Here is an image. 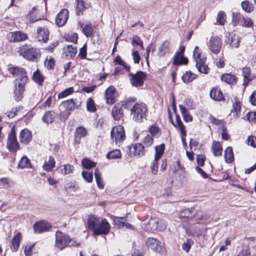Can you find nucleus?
<instances>
[{
	"label": "nucleus",
	"mask_w": 256,
	"mask_h": 256,
	"mask_svg": "<svg viewBox=\"0 0 256 256\" xmlns=\"http://www.w3.org/2000/svg\"><path fill=\"white\" fill-rule=\"evenodd\" d=\"M79 244V242L71 238L66 234L60 230L56 232L54 246L58 250H62L68 246H78Z\"/></svg>",
	"instance_id": "nucleus-1"
},
{
	"label": "nucleus",
	"mask_w": 256,
	"mask_h": 256,
	"mask_svg": "<svg viewBox=\"0 0 256 256\" xmlns=\"http://www.w3.org/2000/svg\"><path fill=\"white\" fill-rule=\"evenodd\" d=\"M18 54L24 58L30 61L35 62L40 56V51L35 48H30L26 44L19 47L18 50Z\"/></svg>",
	"instance_id": "nucleus-2"
},
{
	"label": "nucleus",
	"mask_w": 256,
	"mask_h": 256,
	"mask_svg": "<svg viewBox=\"0 0 256 256\" xmlns=\"http://www.w3.org/2000/svg\"><path fill=\"white\" fill-rule=\"evenodd\" d=\"M148 108L142 102L136 103L131 108V116L132 120L136 122H142L146 120Z\"/></svg>",
	"instance_id": "nucleus-3"
},
{
	"label": "nucleus",
	"mask_w": 256,
	"mask_h": 256,
	"mask_svg": "<svg viewBox=\"0 0 256 256\" xmlns=\"http://www.w3.org/2000/svg\"><path fill=\"white\" fill-rule=\"evenodd\" d=\"M194 58L196 62V66L200 73L208 74V67L205 64L206 57L202 54L198 47L196 46L194 51Z\"/></svg>",
	"instance_id": "nucleus-4"
},
{
	"label": "nucleus",
	"mask_w": 256,
	"mask_h": 256,
	"mask_svg": "<svg viewBox=\"0 0 256 256\" xmlns=\"http://www.w3.org/2000/svg\"><path fill=\"white\" fill-rule=\"evenodd\" d=\"M28 80L27 76H22L21 78H16L14 82V94L16 100H20L22 97V94L24 91V86Z\"/></svg>",
	"instance_id": "nucleus-5"
},
{
	"label": "nucleus",
	"mask_w": 256,
	"mask_h": 256,
	"mask_svg": "<svg viewBox=\"0 0 256 256\" xmlns=\"http://www.w3.org/2000/svg\"><path fill=\"white\" fill-rule=\"evenodd\" d=\"M6 148L11 152H16L20 148V144L17 140L14 128L12 127L8 134Z\"/></svg>",
	"instance_id": "nucleus-6"
},
{
	"label": "nucleus",
	"mask_w": 256,
	"mask_h": 256,
	"mask_svg": "<svg viewBox=\"0 0 256 256\" xmlns=\"http://www.w3.org/2000/svg\"><path fill=\"white\" fill-rule=\"evenodd\" d=\"M110 136L116 144H121L126 138L124 128L120 125L114 127L111 130Z\"/></svg>",
	"instance_id": "nucleus-7"
},
{
	"label": "nucleus",
	"mask_w": 256,
	"mask_h": 256,
	"mask_svg": "<svg viewBox=\"0 0 256 256\" xmlns=\"http://www.w3.org/2000/svg\"><path fill=\"white\" fill-rule=\"evenodd\" d=\"M207 44L210 52L214 54H217L220 51L222 40L218 36H212L210 38Z\"/></svg>",
	"instance_id": "nucleus-8"
},
{
	"label": "nucleus",
	"mask_w": 256,
	"mask_h": 256,
	"mask_svg": "<svg viewBox=\"0 0 256 256\" xmlns=\"http://www.w3.org/2000/svg\"><path fill=\"white\" fill-rule=\"evenodd\" d=\"M146 74L142 71H138L136 74H130L129 76L132 85L135 87L141 86L144 84Z\"/></svg>",
	"instance_id": "nucleus-9"
},
{
	"label": "nucleus",
	"mask_w": 256,
	"mask_h": 256,
	"mask_svg": "<svg viewBox=\"0 0 256 256\" xmlns=\"http://www.w3.org/2000/svg\"><path fill=\"white\" fill-rule=\"evenodd\" d=\"M130 100H128L124 104H117L112 109V115L116 120H119L124 116L122 106L128 108L130 106Z\"/></svg>",
	"instance_id": "nucleus-10"
},
{
	"label": "nucleus",
	"mask_w": 256,
	"mask_h": 256,
	"mask_svg": "<svg viewBox=\"0 0 256 256\" xmlns=\"http://www.w3.org/2000/svg\"><path fill=\"white\" fill-rule=\"evenodd\" d=\"M146 244L148 248H151L156 252L162 253L164 252L162 243L154 238H148L146 240Z\"/></svg>",
	"instance_id": "nucleus-11"
},
{
	"label": "nucleus",
	"mask_w": 256,
	"mask_h": 256,
	"mask_svg": "<svg viewBox=\"0 0 256 256\" xmlns=\"http://www.w3.org/2000/svg\"><path fill=\"white\" fill-rule=\"evenodd\" d=\"M110 224L106 218L102 220L96 229L94 234L95 235H106L110 231Z\"/></svg>",
	"instance_id": "nucleus-12"
},
{
	"label": "nucleus",
	"mask_w": 256,
	"mask_h": 256,
	"mask_svg": "<svg viewBox=\"0 0 256 256\" xmlns=\"http://www.w3.org/2000/svg\"><path fill=\"white\" fill-rule=\"evenodd\" d=\"M28 38L27 34L21 31L10 32L7 34V39L10 42H19Z\"/></svg>",
	"instance_id": "nucleus-13"
},
{
	"label": "nucleus",
	"mask_w": 256,
	"mask_h": 256,
	"mask_svg": "<svg viewBox=\"0 0 256 256\" xmlns=\"http://www.w3.org/2000/svg\"><path fill=\"white\" fill-rule=\"evenodd\" d=\"M52 228V225L46 221H40L36 222L33 228L34 233L40 234L49 231Z\"/></svg>",
	"instance_id": "nucleus-14"
},
{
	"label": "nucleus",
	"mask_w": 256,
	"mask_h": 256,
	"mask_svg": "<svg viewBox=\"0 0 256 256\" xmlns=\"http://www.w3.org/2000/svg\"><path fill=\"white\" fill-rule=\"evenodd\" d=\"M128 149L130 154L135 156L140 157L144 154V147L140 143L132 144Z\"/></svg>",
	"instance_id": "nucleus-15"
},
{
	"label": "nucleus",
	"mask_w": 256,
	"mask_h": 256,
	"mask_svg": "<svg viewBox=\"0 0 256 256\" xmlns=\"http://www.w3.org/2000/svg\"><path fill=\"white\" fill-rule=\"evenodd\" d=\"M116 96V88L113 86H110L105 91L104 98L108 104L114 103Z\"/></svg>",
	"instance_id": "nucleus-16"
},
{
	"label": "nucleus",
	"mask_w": 256,
	"mask_h": 256,
	"mask_svg": "<svg viewBox=\"0 0 256 256\" xmlns=\"http://www.w3.org/2000/svg\"><path fill=\"white\" fill-rule=\"evenodd\" d=\"M50 32L48 28L45 26H38L36 30V38L39 42H42L44 43L48 42Z\"/></svg>",
	"instance_id": "nucleus-17"
},
{
	"label": "nucleus",
	"mask_w": 256,
	"mask_h": 256,
	"mask_svg": "<svg viewBox=\"0 0 256 256\" xmlns=\"http://www.w3.org/2000/svg\"><path fill=\"white\" fill-rule=\"evenodd\" d=\"M68 10L67 9H62L58 14L56 18V23L58 26H64L68 19Z\"/></svg>",
	"instance_id": "nucleus-18"
},
{
	"label": "nucleus",
	"mask_w": 256,
	"mask_h": 256,
	"mask_svg": "<svg viewBox=\"0 0 256 256\" xmlns=\"http://www.w3.org/2000/svg\"><path fill=\"white\" fill-rule=\"evenodd\" d=\"M185 50L184 46H180L179 50L176 54L174 56V64L179 65L182 64H186L188 62L187 58L184 56V54Z\"/></svg>",
	"instance_id": "nucleus-19"
},
{
	"label": "nucleus",
	"mask_w": 256,
	"mask_h": 256,
	"mask_svg": "<svg viewBox=\"0 0 256 256\" xmlns=\"http://www.w3.org/2000/svg\"><path fill=\"white\" fill-rule=\"evenodd\" d=\"M149 224L152 226L150 228L151 230L162 231L166 227V222L162 220L152 219L150 221Z\"/></svg>",
	"instance_id": "nucleus-20"
},
{
	"label": "nucleus",
	"mask_w": 256,
	"mask_h": 256,
	"mask_svg": "<svg viewBox=\"0 0 256 256\" xmlns=\"http://www.w3.org/2000/svg\"><path fill=\"white\" fill-rule=\"evenodd\" d=\"M75 7L76 14L81 16L83 14V12L87 8L90 7V3L84 0H76Z\"/></svg>",
	"instance_id": "nucleus-21"
},
{
	"label": "nucleus",
	"mask_w": 256,
	"mask_h": 256,
	"mask_svg": "<svg viewBox=\"0 0 256 256\" xmlns=\"http://www.w3.org/2000/svg\"><path fill=\"white\" fill-rule=\"evenodd\" d=\"M8 70L12 74V76L16 78L26 76V70L20 67L10 66L8 67Z\"/></svg>",
	"instance_id": "nucleus-22"
},
{
	"label": "nucleus",
	"mask_w": 256,
	"mask_h": 256,
	"mask_svg": "<svg viewBox=\"0 0 256 256\" xmlns=\"http://www.w3.org/2000/svg\"><path fill=\"white\" fill-rule=\"evenodd\" d=\"M30 22L32 23L44 19V16L40 14V10L34 7L28 15Z\"/></svg>",
	"instance_id": "nucleus-23"
},
{
	"label": "nucleus",
	"mask_w": 256,
	"mask_h": 256,
	"mask_svg": "<svg viewBox=\"0 0 256 256\" xmlns=\"http://www.w3.org/2000/svg\"><path fill=\"white\" fill-rule=\"evenodd\" d=\"M78 24L82 29V31L86 37H90L94 31V28L92 24L90 22L82 23L79 22Z\"/></svg>",
	"instance_id": "nucleus-24"
},
{
	"label": "nucleus",
	"mask_w": 256,
	"mask_h": 256,
	"mask_svg": "<svg viewBox=\"0 0 256 256\" xmlns=\"http://www.w3.org/2000/svg\"><path fill=\"white\" fill-rule=\"evenodd\" d=\"M170 42L168 40L163 42L159 46L158 54L160 56H164L170 52Z\"/></svg>",
	"instance_id": "nucleus-25"
},
{
	"label": "nucleus",
	"mask_w": 256,
	"mask_h": 256,
	"mask_svg": "<svg viewBox=\"0 0 256 256\" xmlns=\"http://www.w3.org/2000/svg\"><path fill=\"white\" fill-rule=\"evenodd\" d=\"M32 138V133L28 130L25 128L20 132V140L21 143L28 144L31 140Z\"/></svg>",
	"instance_id": "nucleus-26"
},
{
	"label": "nucleus",
	"mask_w": 256,
	"mask_h": 256,
	"mask_svg": "<svg viewBox=\"0 0 256 256\" xmlns=\"http://www.w3.org/2000/svg\"><path fill=\"white\" fill-rule=\"evenodd\" d=\"M228 44L232 47L238 48L240 46V40L238 36L234 33H229L228 36Z\"/></svg>",
	"instance_id": "nucleus-27"
},
{
	"label": "nucleus",
	"mask_w": 256,
	"mask_h": 256,
	"mask_svg": "<svg viewBox=\"0 0 256 256\" xmlns=\"http://www.w3.org/2000/svg\"><path fill=\"white\" fill-rule=\"evenodd\" d=\"M211 150L215 156H220L222 154V148L219 142L213 141L211 146Z\"/></svg>",
	"instance_id": "nucleus-28"
},
{
	"label": "nucleus",
	"mask_w": 256,
	"mask_h": 256,
	"mask_svg": "<svg viewBox=\"0 0 256 256\" xmlns=\"http://www.w3.org/2000/svg\"><path fill=\"white\" fill-rule=\"evenodd\" d=\"M100 220V219L94 215L89 216L88 218V226L90 229L94 232L98 227Z\"/></svg>",
	"instance_id": "nucleus-29"
},
{
	"label": "nucleus",
	"mask_w": 256,
	"mask_h": 256,
	"mask_svg": "<svg viewBox=\"0 0 256 256\" xmlns=\"http://www.w3.org/2000/svg\"><path fill=\"white\" fill-rule=\"evenodd\" d=\"M210 98L215 100H221L224 98L222 92L220 88L214 87L211 89L210 94Z\"/></svg>",
	"instance_id": "nucleus-30"
},
{
	"label": "nucleus",
	"mask_w": 256,
	"mask_h": 256,
	"mask_svg": "<svg viewBox=\"0 0 256 256\" xmlns=\"http://www.w3.org/2000/svg\"><path fill=\"white\" fill-rule=\"evenodd\" d=\"M22 236L20 232H18L12 239V244L10 246L12 252L18 250L22 240Z\"/></svg>",
	"instance_id": "nucleus-31"
},
{
	"label": "nucleus",
	"mask_w": 256,
	"mask_h": 256,
	"mask_svg": "<svg viewBox=\"0 0 256 256\" xmlns=\"http://www.w3.org/2000/svg\"><path fill=\"white\" fill-rule=\"evenodd\" d=\"M234 102L232 104V108L231 110V112L232 114L234 116H238V114L240 112L241 108V102L237 98H234Z\"/></svg>",
	"instance_id": "nucleus-32"
},
{
	"label": "nucleus",
	"mask_w": 256,
	"mask_h": 256,
	"mask_svg": "<svg viewBox=\"0 0 256 256\" xmlns=\"http://www.w3.org/2000/svg\"><path fill=\"white\" fill-rule=\"evenodd\" d=\"M74 170V166L69 164H63L58 166L56 170L59 174L66 175L70 174Z\"/></svg>",
	"instance_id": "nucleus-33"
},
{
	"label": "nucleus",
	"mask_w": 256,
	"mask_h": 256,
	"mask_svg": "<svg viewBox=\"0 0 256 256\" xmlns=\"http://www.w3.org/2000/svg\"><path fill=\"white\" fill-rule=\"evenodd\" d=\"M56 118L55 112L52 110L48 111L42 117L43 122L46 124H52Z\"/></svg>",
	"instance_id": "nucleus-34"
},
{
	"label": "nucleus",
	"mask_w": 256,
	"mask_h": 256,
	"mask_svg": "<svg viewBox=\"0 0 256 256\" xmlns=\"http://www.w3.org/2000/svg\"><path fill=\"white\" fill-rule=\"evenodd\" d=\"M198 226H199L200 225L191 226L190 228H188L186 226H184V228L186 230V232L188 236H193L196 234H200V232Z\"/></svg>",
	"instance_id": "nucleus-35"
},
{
	"label": "nucleus",
	"mask_w": 256,
	"mask_h": 256,
	"mask_svg": "<svg viewBox=\"0 0 256 256\" xmlns=\"http://www.w3.org/2000/svg\"><path fill=\"white\" fill-rule=\"evenodd\" d=\"M179 107L184 121L186 122H192V116L190 114L187 108L182 104H180Z\"/></svg>",
	"instance_id": "nucleus-36"
},
{
	"label": "nucleus",
	"mask_w": 256,
	"mask_h": 256,
	"mask_svg": "<svg viewBox=\"0 0 256 256\" xmlns=\"http://www.w3.org/2000/svg\"><path fill=\"white\" fill-rule=\"evenodd\" d=\"M64 188L67 192L72 194H73L78 189V184L76 182H68Z\"/></svg>",
	"instance_id": "nucleus-37"
},
{
	"label": "nucleus",
	"mask_w": 256,
	"mask_h": 256,
	"mask_svg": "<svg viewBox=\"0 0 256 256\" xmlns=\"http://www.w3.org/2000/svg\"><path fill=\"white\" fill-rule=\"evenodd\" d=\"M61 106L64 109L71 112L72 110L76 108V104L74 99H70L64 101L61 104Z\"/></svg>",
	"instance_id": "nucleus-38"
},
{
	"label": "nucleus",
	"mask_w": 256,
	"mask_h": 256,
	"mask_svg": "<svg viewBox=\"0 0 256 256\" xmlns=\"http://www.w3.org/2000/svg\"><path fill=\"white\" fill-rule=\"evenodd\" d=\"M242 72L244 77L243 84L245 86H246L248 82L252 80V78H250V68L248 67H244L242 68Z\"/></svg>",
	"instance_id": "nucleus-39"
},
{
	"label": "nucleus",
	"mask_w": 256,
	"mask_h": 256,
	"mask_svg": "<svg viewBox=\"0 0 256 256\" xmlns=\"http://www.w3.org/2000/svg\"><path fill=\"white\" fill-rule=\"evenodd\" d=\"M18 168H32V165L30 160L26 156H24L18 162Z\"/></svg>",
	"instance_id": "nucleus-40"
},
{
	"label": "nucleus",
	"mask_w": 256,
	"mask_h": 256,
	"mask_svg": "<svg viewBox=\"0 0 256 256\" xmlns=\"http://www.w3.org/2000/svg\"><path fill=\"white\" fill-rule=\"evenodd\" d=\"M55 160L53 156H50L48 161L42 166L43 168L47 172H50L55 166Z\"/></svg>",
	"instance_id": "nucleus-41"
},
{
	"label": "nucleus",
	"mask_w": 256,
	"mask_h": 256,
	"mask_svg": "<svg viewBox=\"0 0 256 256\" xmlns=\"http://www.w3.org/2000/svg\"><path fill=\"white\" fill-rule=\"evenodd\" d=\"M225 161L227 163H231L234 160V156L232 148L230 146L228 147L224 150Z\"/></svg>",
	"instance_id": "nucleus-42"
},
{
	"label": "nucleus",
	"mask_w": 256,
	"mask_h": 256,
	"mask_svg": "<svg viewBox=\"0 0 256 256\" xmlns=\"http://www.w3.org/2000/svg\"><path fill=\"white\" fill-rule=\"evenodd\" d=\"M196 77V75L190 71L186 72L182 77L183 82L185 83H189L193 81Z\"/></svg>",
	"instance_id": "nucleus-43"
},
{
	"label": "nucleus",
	"mask_w": 256,
	"mask_h": 256,
	"mask_svg": "<svg viewBox=\"0 0 256 256\" xmlns=\"http://www.w3.org/2000/svg\"><path fill=\"white\" fill-rule=\"evenodd\" d=\"M221 80L229 84L236 83V76L230 74H224L221 76Z\"/></svg>",
	"instance_id": "nucleus-44"
},
{
	"label": "nucleus",
	"mask_w": 256,
	"mask_h": 256,
	"mask_svg": "<svg viewBox=\"0 0 256 256\" xmlns=\"http://www.w3.org/2000/svg\"><path fill=\"white\" fill-rule=\"evenodd\" d=\"M164 149L165 146L163 144H160V146H155V162L158 161L159 159L160 158L164 152Z\"/></svg>",
	"instance_id": "nucleus-45"
},
{
	"label": "nucleus",
	"mask_w": 256,
	"mask_h": 256,
	"mask_svg": "<svg viewBox=\"0 0 256 256\" xmlns=\"http://www.w3.org/2000/svg\"><path fill=\"white\" fill-rule=\"evenodd\" d=\"M110 217L113 220L114 224L118 228H122L124 226L125 222L120 220H126V217H116L114 216L110 215Z\"/></svg>",
	"instance_id": "nucleus-46"
},
{
	"label": "nucleus",
	"mask_w": 256,
	"mask_h": 256,
	"mask_svg": "<svg viewBox=\"0 0 256 256\" xmlns=\"http://www.w3.org/2000/svg\"><path fill=\"white\" fill-rule=\"evenodd\" d=\"M14 182L8 178H4L0 179V186L4 188H8L12 186Z\"/></svg>",
	"instance_id": "nucleus-47"
},
{
	"label": "nucleus",
	"mask_w": 256,
	"mask_h": 256,
	"mask_svg": "<svg viewBox=\"0 0 256 256\" xmlns=\"http://www.w3.org/2000/svg\"><path fill=\"white\" fill-rule=\"evenodd\" d=\"M94 176L98 186L100 188L102 189L104 188V184L102 182L100 172L98 168L95 170Z\"/></svg>",
	"instance_id": "nucleus-48"
},
{
	"label": "nucleus",
	"mask_w": 256,
	"mask_h": 256,
	"mask_svg": "<svg viewBox=\"0 0 256 256\" xmlns=\"http://www.w3.org/2000/svg\"><path fill=\"white\" fill-rule=\"evenodd\" d=\"M74 92V88L73 87H70L64 90H62V92L58 94V98L59 99L64 98L72 94H73Z\"/></svg>",
	"instance_id": "nucleus-49"
},
{
	"label": "nucleus",
	"mask_w": 256,
	"mask_h": 256,
	"mask_svg": "<svg viewBox=\"0 0 256 256\" xmlns=\"http://www.w3.org/2000/svg\"><path fill=\"white\" fill-rule=\"evenodd\" d=\"M33 80L40 85H41L44 82V77L42 75L39 70L34 72L32 76Z\"/></svg>",
	"instance_id": "nucleus-50"
},
{
	"label": "nucleus",
	"mask_w": 256,
	"mask_h": 256,
	"mask_svg": "<svg viewBox=\"0 0 256 256\" xmlns=\"http://www.w3.org/2000/svg\"><path fill=\"white\" fill-rule=\"evenodd\" d=\"M122 154L120 150H115L108 152L106 158L108 159H118L121 158Z\"/></svg>",
	"instance_id": "nucleus-51"
},
{
	"label": "nucleus",
	"mask_w": 256,
	"mask_h": 256,
	"mask_svg": "<svg viewBox=\"0 0 256 256\" xmlns=\"http://www.w3.org/2000/svg\"><path fill=\"white\" fill-rule=\"evenodd\" d=\"M66 41L76 43L78 39V35L76 33L72 32L66 34L64 36Z\"/></svg>",
	"instance_id": "nucleus-52"
},
{
	"label": "nucleus",
	"mask_w": 256,
	"mask_h": 256,
	"mask_svg": "<svg viewBox=\"0 0 256 256\" xmlns=\"http://www.w3.org/2000/svg\"><path fill=\"white\" fill-rule=\"evenodd\" d=\"M45 66L50 70L54 68L55 65V60L51 56H48L44 62Z\"/></svg>",
	"instance_id": "nucleus-53"
},
{
	"label": "nucleus",
	"mask_w": 256,
	"mask_h": 256,
	"mask_svg": "<svg viewBox=\"0 0 256 256\" xmlns=\"http://www.w3.org/2000/svg\"><path fill=\"white\" fill-rule=\"evenodd\" d=\"M240 24L244 27H252L253 24L252 20L248 17H242L240 21Z\"/></svg>",
	"instance_id": "nucleus-54"
},
{
	"label": "nucleus",
	"mask_w": 256,
	"mask_h": 256,
	"mask_svg": "<svg viewBox=\"0 0 256 256\" xmlns=\"http://www.w3.org/2000/svg\"><path fill=\"white\" fill-rule=\"evenodd\" d=\"M242 9L246 12H250L253 10L254 6L248 0H244L242 2Z\"/></svg>",
	"instance_id": "nucleus-55"
},
{
	"label": "nucleus",
	"mask_w": 256,
	"mask_h": 256,
	"mask_svg": "<svg viewBox=\"0 0 256 256\" xmlns=\"http://www.w3.org/2000/svg\"><path fill=\"white\" fill-rule=\"evenodd\" d=\"M65 52L66 56L73 57L76 54L77 49L76 47L72 46L71 45H68L66 48Z\"/></svg>",
	"instance_id": "nucleus-56"
},
{
	"label": "nucleus",
	"mask_w": 256,
	"mask_h": 256,
	"mask_svg": "<svg viewBox=\"0 0 256 256\" xmlns=\"http://www.w3.org/2000/svg\"><path fill=\"white\" fill-rule=\"evenodd\" d=\"M82 166L86 169H90L96 166L95 162L87 158H84L82 161Z\"/></svg>",
	"instance_id": "nucleus-57"
},
{
	"label": "nucleus",
	"mask_w": 256,
	"mask_h": 256,
	"mask_svg": "<svg viewBox=\"0 0 256 256\" xmlns=\"http://www.w3.org/2000/svg\"><path fill=\"white\" fill-rule=\"evenodd\" d=\"M87 134L86 130L82 127H78L76 130V136L79 138L84 137Z\"/></svg>",
	"instance_id": "nucleus-58"
},
{
	"label": "nucleus",
	"mask_w": 256,
	"mask_h": 256,
	"mask_svg": "<svg viewBox=\"0 0 256 256\" xmlns=\"http://www.w3.org/2000/svg\"><path fill=\"white\" fill-rule=\"evenodd\" d=\"M86 108L90 112H94L96 110L94 102L91 98H88L86 101Z\"/></svg>",
	"instance_id": "nucleus-59"
},
{
	"label": "nucleus",
	"mask_w": 256,
	"mask_h": 256,
	"mask_svg": "<svg viewBox=\"0 0 256 256\" xmlns=\"http://www.w3.org/2000/svg\"><path fill=\"white\" fill-rule=\"evenodd\" d=\"M226 15L224 12H220L217 16L216 22L220 25H224L226 22Z\"/></svg>",
	"instance_id": "nucleus-60"
},
{
	"label": "nucleus",
	"mask_w": 256,
	"mask_h": 256,
	"mask_svg": "<svg viewBox=\"0 0 256 256\" xmlns=\"http://www.w3.org/2000/svg\"><path fill=\"white\" fill-rule=\"evenodd\" d=\"M211 122L214 124L219 126V127L222 128L224 127V122L222 120H218L214 118V116H210L209 118Z\"/></svg>",
	"instance_id": "nucleus-61"
},
{
	"label": "nucleus",
	"mask_w": 256,
	"mask_h": 256,
	"mask_svg": "<svg viewBox=\"0 0 256 256\" xmlns=\"http://www.w3.org/2000/svg\"><path fill=\"white\" fill-rule=\"evenodd\" d=\"M83 178L88 182H92L93 180V176L92 172L88 171H82V173Z\"/></svg>",
	"instance_id": "nucleus-62"
},
{
	"label": "nucleus",
	"mask_w": 256,
	"mask_h": 256,
	"mask_svg": "<svg viewBox=\"0 0 256 256\" xmlns=\"http://www.w3.org/2000/svg\"><path fill=\"white\" fill-rule=\"evenodd\" d=\"M143 142L146 147L151 146L154 142L152 136L150 134H147L143 140Z\"/></svg>",
	"instance_id": "nucleus-63"
},
{
	"label": "nucleus",
	"mask_w": 256,
	"mask_h": 256,
	"mask_svg": "<svg viewBox=\"0 0 256 256\" xmlns=\"http://www.w3.org/2000/svg\"><path fill=\"white\" fill-rule=\"evenodd\" d=\"M34 244H27L24 248V252L26 256H32V250L34 246Z\"/></svg>",
	"instance_id": "nucleus-64"
}]
</instances>
